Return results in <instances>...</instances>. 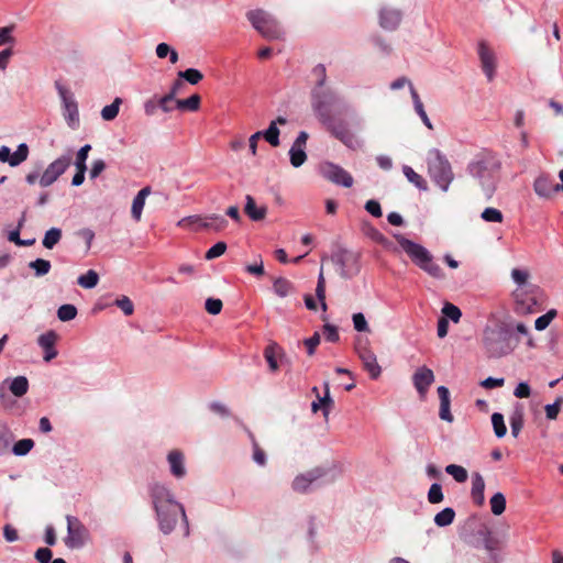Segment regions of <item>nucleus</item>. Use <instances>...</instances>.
<instances>
[{
    "label": "nucleus",
    "mask_w": 563,
    "mask_h": 563,
    "mask_svg": "<svg viewBox=\"0 0 563 563\" xmlns=\"http://www.w3.org/2000/svg\"><path fill=\"white\" fill-rule=\"evenodd\" d=\"M562 404L563 398L558 397L553 404L547 405L544 407L545 416L549 420H555L558 418Z\"/></svg>",
    "instance_id": "obj_55"
},
{
    "label": "nucleus",
    "mask_w": 563,
    "mask_h": 563,
    "mask_svg": "<svg viewBox=\"0 0 563 563\" xmlns=\"http://www.w3.org/2000/svg\"><path fill=\"white\" fill-rule=\"evenodd\" d=\"M90 150H91V146L89 144H87L78 151L77 156H76V162H75L76 168L87 169L86 161H87L88 153Z\"/></svg>",
    "instance_id": "obj_60"
},
{
    "label": "nucleus",
    "mask_w": 563,
    "mask_h": 563,
    "mask_svg": "<svg viewBox=\"0 0 563 563\" xmlns=\"http://www.w3.org/2000/svg\"><path fill=\"white\" fill-rule=\"evenodd\" d=\"M325 393L323 397H320L318 394V388L313 387L312 391L317 394L318 401H313L311 405V409L313 412H317L320 408L323 409L324 418H328L330 408L333 406V400L330 397L329 384H324Z\"/></svg>",
    "instance_id": "obj_28"
},
{
    "label": "nucleus",
    "mask_w": 563,
    "mask_h": 563,
    "mask_svg": "<svg viewBox=\"0 0 563 563\" xmlns=\"http://www.w3.org/2000/svg\"><path fill=\"white\" fill-rule=\"evenodd\" d=\"M9 389L15 397L24 396L29 390L27 378L25 376L14 377L9 385Z\"/></svg>",
    "instance_id": "obj_33"
},
{
    "label": "nucleus",
    "mask_w": 563,
    "mask_h": 563,
    "mask_svg": "<svg viewBox=\"0 0 563 563\" xmlns=\"http://www.w3.org/2000/svg\"><path fill=\"white\" fill-rule=\"evenodd\" d=\"M401 21V13L395 9H383L379 14V24L383 29L394 31Z\"/></svg>",
    "instance_id": "obj_22"
},
{
    "label": "nucleus",
    "mask_w": 563,
    "mask_h": 563,
    "mask_svg": "<svg viewBox=\"0 0 563 563\" xmlns=\"http://www.w3.org/2000/svg\"><path fill=\"white\" fill-rule=\"evenodd\" d=\"M354 329L358 332L368 331V324L363 313H354L353 317Z\"/></svg>",
    "instance_id": "obj_62"
},
{
    "label": "nucleus",
    "mask_w": 563,
    "mask_h": 563,
    "mask_svg": "<svg viewBox=\"0 0 563 563\" xmlns=\"http://www.w3.org/2000/svg\"><path fill=\"white\" fill-rule=\"evenodd\" d=\"M57 341V334L54 331H48L41 334L37 339L38 345L44 350V361L49 362L57 356L55 344Z\"/></svg>",
    "instance_id": "obj_21"
},
{
    "label": "nucleus",
    "mask_w": 563,
    "mask_h": 563,
    "mask_svg": "<svg viewBox=\"0 0 563 563\" xmlns=\"http://www.w3.org/2000/svg\"><path fill=\"white\" fill-rule=\"evenodd\" d=\"M483 544L485 550L489 552L490 559L495 563H499L500 559L496 552L501 548V541L493 533H487V539L484 540Z\"/></svg>",
    "instance_id": "obj_31"
},
{
    "label": "nucleus",
    "mask_w": 563,
    "mask_h": 563,
    "mask_svg": "<svg viewBox=\"0 0 563 563\" xmlns=\"http://www.w3.org/2000/svg\"><path fill=\"white\" fill-rule=\"evenodd\" d=\"M512 295L515 298V311L518 314L540 311L547 301L543 290L537 285L529 286L528 288H517Z\"/></svg>",
    "instance_id": "obj_3"
},
{
    "label": "nucleus",
    "mask_w": 563,
    "mask_h": 563,
    "mask_svg": "<svg viewBox=\"0 0 563 563\" xmlns=\"http://www.w3.org/2000/svg\"><path fill=\"white\" fill-rule=\"evenodd\" d=\"M428 170L431 179L443 191H446L454 178V175L450 162L439 150L434 148L429 152Z\"/></svg>",
    "instance_id": "obj_5"
},
{
    "label": "nucleus",
    "mask_w": 563,
    "mask_h": 563,
    "mask_svg": "<svg viewBox=\"0 0 563 563\" xmlns=\"http://www.w3.org/2000/svg\"><path fill=\"white\" fill-rule=\"evenodd\" d=\"M222 301L216 298H208L205 303V308L210 314H219L222 310Z\"/></svg>",
    "instance_id": "obj_61"
},
{
    "label": "nucleus",
    "mask_w": 563,
    "mask_h": 563,
    "mask_svg": "<svg viewBox=\"0 0 563 563\" xmlns=\"http://www.w3.org/2000/svg\"><path fill=\"white\" fill-rule=\"evenodd\" d=\"M99 275L96 271L89 269L86 274L80 275L77 279L79 286L91 289L98 285Z\"/></svg>",
    "instance_id": "obj_39"
},
{
    "label": "nucleus",
    "mask_w": 563,
    "mask_h": 563,
    "mask_svg": "<svg viewBox=\"0 0 563 563\" xmlns=\"http://www.w3.org/2000/svg\"><path fill=\"white\" fill-rule=\"evenodd\" d=\"M520 339L514 335L511 321L495 320L483 330L482 344L490 358H500L510 354Z\"/></svg>",
    "instance_id": "obj_1"
},
{
    "label": "nucleus",
    "mask_w": 563,
    "mask_h": 563,
    "mask_svg": "<svg viewBox=\"0 0 563 563\" xmlns=\"http://www.w3.org/2000/svg\"><path fill=\"white\" fill-rule=\"evenodd\" d=\"M67 520V537L65 538V544L69 549H80L89 540V531L81 523V521L74 516H66Z\"/></svg>",
    "instance_id": "obj_9"
},
{
    "label": "nucleus",
    "mask_w": 563,
    "mask_h": 563,
    "mask_svg": "<svg viewBox=\"0 0 563 563\" xmlns=\"http://www.w3.org/2000/svg\"><path fill=\"white\" fill-rule=\"evenodd\" d=\"M33 446L34 441L32 439H22L15 442V444L12 448V452L18 456H22L27 454Z\"/></svg>",
    "instance_id": "obj_51"
},
{
    "label": "nucleus",
    "mask_w": 563,
    "mask_h": 563,
    "mask_svg": "<svg viewBox=\"0 0 563 563\" xmlns=\"http://www.w3.org/2000/svg\"><path fill=\"white\" fill-rule=\"evenodd\" d=\"M245 213L252 219L253 221H261L266 217L267 208L266 207H256L255 200L252 196L247 195L245 197Z\"/></svg>",
    "instance_id": "obj_29"
},
{
    "label": "nucleus",
    "mask_w": 563,
    "mask_h": 563,
    "mask_svg": "<svg viewBox=\"0 0 563 563\" xmlns=\"http://www.w3.org/2000/svg\"><path fill=\"white\" fill-rule=\"evenodd\" d=\"M225 251H227V243L218 242L207 251L205 257H206V260L210 261V260H213V258H217V257L223 255L225 253Z\"/></svg>",
    "instance_id": "obj_58"
},
{
    "label": "nucleus",
    "mask_w": 563,
    "mask_h": 563,
    "mask_svg": "<svg viewBox=\"0 0 563 563\" xmlns=\"http://www.w3.org/2000/svg\"><path fill=\"white\" fill-rule=\"evenodd\" d=\"M323 333H324L325 340L329 342H338L340 339L336 327H334L332 324H325L323 327Z\"/></svg>",
    "instance_id": "obj_64"
},
{
    "label": "nucleus",
    "mask_w": 563,
    "mask_h": 563,
    "mask_svg": "<svg viewBox=\"0 0 563 563\" xmlns=\"http://www.w3.org/2000/svg\"><path fill=\"white\" fill-rule=\"evenodd\" d=\"M290 164L298 168L307 161V154L305 150L291 146L289 150Z\"/></svg>",
    "instance_id": "obj_52"
},
{
    "label": "nucleus",
    "mask_w": 563,
    "mask_h": 563,
    "mask_svg": "<svg viewBox=\"0 0 563 563\" xmlns=\"http://www.w3.org/2000/svg\"><path fill=\"white\" fill-rule=\"evenodd\" d=\"M179 516L181 517V520L185 526V536H188L189 534L188 518L186 516L184 506L181 504H180L179 511H175V514H174L172 511L169 512V510H165V511H163L162 517H157L158 527H159L161 531L165 534L170 533L174 530Z\"/></svg>",
    "instance_id": "obj_14"
},
{
    "label": "nucleus",
    "mask_w": 563,
    "mask_h": 563,
    "mask_svg": "<svg viewBox=\"0 0 563 563\" xmlns=\"http://www.w3.org/2000/svg\"><path fill=\"white\" fill-rule=\"evenodd\" d=\"M122 103L121 98H115L111 104L106 106L101 110V117L106 121H112L117 118L120 109V104Z\"/></svg>",
    "instance_id": "obj_43"
},
{
    "label": "nucleus",
    "mask_w": 563,
    "mask_h": 563,
    "mask_svg": "<svg viewBox=\"0 0 563 563\" xmlns=\"http://www.w3.org/2000/svg\"><path fill=\"white\" fill-rule=\"evenodd\" d=\"M412 382L419 395L424 398L434 382V374L429 367L421 366L412 375Z\"/></svg>",
    "instance_id": "obj_18"
},
{
    "label": "nucleus",
    "mask_w": 563,
    "mask_h": 563,
    "mask_svg": "<svg viewBox=\"0 0 563 563\" xmlns=\"http://www.w3.org/2000/svg\"><path fill=\"white\" fill-rule=\"evenodd\" d=\"M395 238L400 247L420 269L437 279L445 277L443 269L433 261L432 254L424 246L401 234H397Z\"/></svg>",
    "instance_id": "obj_2"
},
{
    "label": "nucleus",
    "mask_w": 563,
    "mask_h": 563,
    "mask_svg": "<svg viewBox=\"0 0 563 563\" xmlns=\"http://www.w3.org/2000/svg\"><path fill=\"white\" fill-rule=\"evenodd\" d=\"M77 316V309L74 305H63L57 310V317L60 321H70Z\"/></svg>",
    "instance_id": "obj_53"
},
{
    "label": "nucleus",
    "mask_w": 563,
    "mask_h": 563,
    "mask_svg": "<svg viewBox=\"0 0 563 563\" xmlns=\"http://www.w3.org/2000/svg\"><path fill=\"white\" fill-rule=\"evenodd\" d=\"M355 352L362 361L363 368L369 374L371 378L377 379L382 374V367L377 363L376 355L369 349V342L366 338L356 339Z\"/></svg>",
    "instance_id": "obj_8"
},
{
    "label": "nucleus",
    "mask_w": 563,
    "mask_h": 563,
    "mask_svg": "<svg viewBox=\"0 0 563 563\" xmlns=\"http://www.w3.org/2000/svg\"><path fill=\"white\" fill-rule=\"evenodd\" d=\"M530 274L527 269L514 268L511 271V278L518 285L517 288H528L529 286H533V284L529 283Z\"/></svg>",
    "instance_id": "obj_42"
},
{
    "label": "nucleus",
    "mask_w": 563,
    "mask_h": 563,
    "mask_svg": "<svg viewBox=\"0 0 563 563\" xmlns=\"http://www.w3.org/2000/svg\"><path fill=\"white\" fill-rule=\"evenodd\" d=\"M178 77L188 81L191 85H197L203 78V75L200 70L196 68H188L186 70L179 71Z\"/></svg>",
    "instance_id": "obj_46"
},
{
    "label": "nucleus",
    "mask_w": 563,
    "mask_h": 563,
    "mask_svg": "<svg viewBox=\"0 0 563 563\" xmlns=\"http://www.w3.org/2000/svg\"><path fill=\"white\" fill-rule=\"evenodd\" d=\"M152 504L156 512V517H162L163 511L169 510V512L179 511L180 504L177 503L170 492L161 484H154L150 489Z\"/></svg>",
    "instance_id": "obj_7"
},
{
    "label": "nucleus",
    "mask_w": 563,
    "mask_h": 563,
    "mask_svg": "<svg viewBox=\"0 0 563 563\" xmlns=\"http://www.w3.org/2000/svg\"><path fill=\"white\" fill-rule=\"evenodd\" d=\"M445 472L450 474L456 482L464 483L466 482L468 475L467 471L460 465L450 464L445 467Z\"/></svg>",
    "instance_id": "obj_47"
},
{
    "label": "nucleus",
    "mask_w": 563,
    "mask_h": 563,
    "mask_svg": "<svg viewBox=\"0 0 563 563\" xmlns=\"http://www.w3.org/2000/svg\"><path fill=\"white\" fill-rule=\"evenodd\" d=\"M201 98L195 93L187 99L176 100V108L183 111H197L200 107Z\"/></svg>",
    "instance_id": "obj_35"
},
{
    "label": "nucleus",
    "mask_w": 563,
    "mask_h": 563,
    "mask_svg": "<svg viewBox=\"0 0 563 563\" xmlns=\"http://www.w3.org/2000/svg\"><path fill=\"white\" fill-rule=\"evenodd\" d=\"M203 221H207V217L190 216V217H185V218L180 219L178 221L177 225L180 227V228L188 229V230L197 232V231H200V230H205L202 228Z\"/></svg>",
    "instance_id": "obj_32"
},
{
    "label": "nucleus",
    "mask_w": 563,
    "mask_h": 563,
    "mask_svg": "<svg viewBox=\"0 0 563 563\" xmlns=\"http://www.w3.org/2000/svg\"><path fill=\"white\" fill-rule=\"evenodd\" d=\"M503 218L501 211L495 208H486L482 212V219L486 222H501Z\"/></svg>",
    "instance_id": "obj_57"
},
{
    "label": "nucleus",
    "mask_w": 563,
    "mask_h": 563,
    "mask_svg": "<svg viewBox=\"0 0 563 563\" xmlns=\"http://www.w3.org/2000/svg\"><path fill=\"white\" fill-rule=\"evenodd\" d=\"M558 312L555 309H550L547 313L537 318L534 327L538 331H542L548 328L551 321L556 317Z\"/></svg>",
    "instance_id": "obj_54"
},
{
    "label": "nucleus",
    "mask_w": 563,
    "mask_h": 563,
    "mask_svg": "<svg viewBox=\"0 0 563 563\" xmlns=\"http://www.w3.org/2000/svg\"><path fill=\"white\" fill-rule=\"evenodd\" d=\"M71 164V156L64 155L52 162L42 176L40 177V185L42 187H48L53 185L59 176H62Z\"/></svg>",
    "instance_id": "obj_12"
},
{
    "label": "nucleus",
    "mask_w": 563,
    "mask_h": 563,
    "mask_svg": "<svg viewBox=\"0 0 563 563\" xmlns=\"http://www.w3.org/2000/svg\"><path fill=\"white\" fill-rule=\"evenodd\" d=\"M455 519V511L453 508L446 507L434 516V523L438 527L450 526Z\"/></svg>",
    "instance_id": "obj_37"
},
{
    "label": "nucleus",
    "mask_w": 563,
    "mask_h": 563,
    "mask_svg": "<svg viewBox=\"0 0 563 563\" xmlns=\"http://www.w3.org/2000/svg\"><path fill=\"white\" fill-rule=\"evenodd\" d=\"M29 267L34 269L35 276L41 277L48 274L52 265L51 262L47 260L37 258L35 261L30 262Z\"/></svg>",
    "instance_id": "obj_45"
},
{
    "label": "nucleus",
    "mask_w": 563,
    "mask_h": 563,
    "mask_svg": "<svg viewBox=\"0 0 563 563\" xmlns=\"http://www.w3.org/2000/svg\"><path fill=\"white\" fill-rule=\"evenodd\" d=\"M402 172L407 179L419 189H427L426 180L417 174L410 166L405 165Z\"/></svg>",
    "instance_id": "obj_44"
},
{
    "label": "nucleus",
    "mask_w": 563,
    "mask_h": 563,
    "mask_svg": "<svg viewBox=\"0 0 563 563\" xmlns=\"http://www.w3.org/2000/svg\"><path fill=\"white\" fill-rule=\"evenodd\" d=\"M319 343H320V335L318 332H316L311 338L306 339L303 341V344L307 347L308 355H310V356L313 355Z\"/></svg>",
    "instance_id": "obj_63"
},
{
    "label": "nucleus",
    "mask_w": 563,
    "mask_h": 563,
    "mask_svg": "<svg viewBox=\"0 0 563 563\" xmlns=\"http://www.w3.org/2000/svg\"><path fill=\"white\" fill-rule=\"evenodd\" d=\"M311 74L314 78V87H327V69L323 64H318L314 66Z\"/></svg>",
    "instance_id": "obj_50"
},
{
    "label": "nucleus",
    "mask_w": 563,
    "mask_h": 563,
    "mask_svg": "<svg viewBox=\"0 0 563 563\" xmlns=\"http://www.w3.org/2000/svg\"><path fill=\"white\" fill-rule=\"evenodd\" d=\"M321 174L329 181L345 188L352 187L354 183L353 177L349 172L333 163H324L321 166Z\"/></svg>",
    "instance_id": "obj_13"
},
{
    "label": "nucleus",
    "mask_w": 563,
    "mask_h": 563,
    "mask_svg": "<svg viewBox=\"0 0 563 563\" xmlns=\"http://www.w3.org/2000/svg\"><path fill=\"white\" fill-rule=\"evenodd\" d=\"M443 498H444V496L442 493L441 485L438 483L432 484L428 492V501L430 504H439V503L443 501Z\"/></svg>",
    "instance_id": "obj_56"
},
{
    "label": "nucleus",
    "mask_w": 563,
    "mask_h": 563,
    "mask_svg": "<svg viewBox=\"0 0 563 563\" xmlns=\"http://www.w3.org/2000/svg\"><path fill=\"white\" fill-rule=\"evenodd\" d=\"M478 56L481 59L482 69L489 81L493 80L496 69V57L494 52L485 42L478 44Z\"/></svg>",
    "instance_id": "obj_17"
},
{
    "label": "nucleus",
    "mask_w": 563,
    "mask_h": 563,
    "mask_svg": "<svg viewBox=\"0 0 563 563\" xmlns=\"http://www.w3.org/2000/svg\"><path fill=\"white\" fill-rule=\"evenodd\" d=\"M29 153V146L25 143H21L13 154H11L8 146H1L0 162L8 163L11 167H15L27 159Z\"/></svg>",
    "instance_id": "obj_16"
},
{
    "label": "nucleus",
    "mask_w": 563,
    "mask_h": 563,
    "mask_svg": "<svg viewBox=\"0 0 563 563\" xmlns=\"http://www.w3.org/2000/svg\"><path fill=\"white\" fill-rule=\"evenodd\" d=\"M228 224L229 222L224 217L219 214H211L207 217V221H203L202 228L213 232H222L227 229Z\"/></svg>",
    "instance_id": "obj_30"
},
{
    "label": "nucleus",
    "mask_w": 563,
    "mask_h": 563,
    "mask_svg": "<svg viewBox=\"0 0 563 563\" xmlns=\"http://www.w3.org/2000/svg\"><path fill=\"white\" fill-rule=\"evenodd\" d=\"M437 391L440 399L439 417L444 421L452 422L453 416L450 410V391L445 386L438 387Z\"/></svg>",
    "instance_id": "obj_24"
},
{
    "label": "nucleus",
    "mask_w": 563,
    "mask_h": 563,
    "mask_svg": "<svg viewBox=\"0 0 563 563\" xmlns=\"http://www.w3.org/2000/svg\"><path fill=\"white\" fill-rule=\"evenodd\" d=\"M325 477L327 472L323 468L316 467L305 474L296 476L292 482V489L300 494L308 493L319 487L321 484L330 482V479H324Z\"/></svg>",
    "instance_id": "obj_10"
},
{
    "label": "nucleus",
    "mask_w": 563,
    "mask_h": 563,
    "mask_svg": "<svg viewBox=\"0 0 563 563\" xmlns=\"http://www.w3.org/2000/svg\"><path fill=\"white\" fill-rule=\"evenodd\" d=\"M114 303L123 311L125 316H131L134 311V305L132 300L126 296H122L121 298L117 299Z\"/></svg>",
    "instance_id": "obj_59"
},
{
    "label": "nucleus",
    "mask_w": 563,
    "mask_h": 563,
    "mask_svg": "<svg viewBox=\"0 0 563 563\" xmlns=\"http://www.w3.org/2000/svg\"><path fill=\"white\" fill-rule=\"evenodd\" d=\"M264 357L268 363L271 372L276 373L279 369L278 361L283 362L286 354L277 342L272 341L264 350Z\"/></svg>",
    "instance_id": "obj_20"
},
{
    "label": "nucleus",
    "mask_w": 563,
    "mask_h": 563,
    "mask_svg": "<svg viewBox=\"0 0 563 563\" xmlns=\"http://www.w3.org/2000/svg\"><path fill=\"white\" fill-rule=\"evenodd\" d=\"M332 261L342 278H352L360 272L358 255L355 253L341 250L332 255Z\"/></svg>",
    "instance_id": "obj_11"
},
{
    "label": "nucleus",
    "mask_w": 563,
    "mask_h": 563,
    "mask_svg": "<svg viewBox=\"0 0 563 563\" xmlns=\"http://www.w3.org/2000/svg\"><path fill=\"white\" fill-rule=\"evenodd\" d=\"M167 461L170 466V472L175 477L181 478L186 475L185 457L179 450L170 451L167 455Z\"/></svg>",
    "instance_id": "obj_23"
},
{
    "label": "nucleus",
    "mask_w": 563,
    "mask_h": 563,
    "mask_svg": "<svg viewBox=\"0 0 563 563\" xmlns=\"http://www.w3.org/2000/svg\"><path fill=\"white\" fill-rule=\"evenodd\" d=\"M150 195L151 187L146 186L137 192V195L134 197L132 201L131 216L136 222H139L142 218V211L145 205V200Z\"/></svg>",
    "instance_id": "obj_25"
},
{
    "label": "nucleus",
    "mask_w": 563,
    "mask_h": 563,
    "mask_svg": "<svg viewBox=\"0 0 563 563\" xmlns=\"http://www.w3.org/2000/svg\"><path fill=\"white\" fill-rule=\"evenodd\" d=\"M58 92L68 112L69 120L73 121L75 117H78L77 103L70 99L67 89H65L64 87L58 86Z\"/></svg>",
    "instance_id": "obj_36"
},
{
    "label": "nucleus",
    "mask_w": 563,
    "mask_h": 563,
    "mask_svg": "<svg viewBox=\"0 0 563 563\" xmlns=\"http://www.w3.org/2000/svg\"><path fill=\"white\" fill-rule=\"evenodd\" d=\"M492 423H493V428H494V432H495L496 437L503 438L507 432V428H506V424L504 421V416L499 412H494L492 415Z\"/></svg>",
    "instance_id": "obj_49"
},
{
    "label": "nucleus",
    "mask_w": 563,
    "mask_h": 563,
    "mask_svg": "<svg viewBox=\"0 0 563 563\" xmlns=\"http://www.w3.org/2000/svg\"><path fill=\"white\" fill-rule=\"evenodd\" d=\"M442 313H443L442 318H446V320L450 319L455 323L459 322L462 317V312H461L460 308L451 302L444 303V306L442 308Z\"/></svg>",
    "instance_id": "obj_48"
},
{
    "label": "nucleus",
    "mask_w": 563,
    "mask_h": 563,
    "mask_svg": "<svg viewBox=\"0 0 563 563\" xmlns=\"http://www.w3.org/2000/svg\"><path fill=\"white\" fill-rule=\"evenodd\" d=\"M490 510L495 516H500L506 509V497L503 493H496L492 496Z\"/></svg>",
    "instance_id": "obj_41"
},
{
    "label": "nucleus",
    "mask_w": 563,
    "mask_h": 563,
    "mask_svg": "<svg viewBox=\"0 0 563 563\" xmlns=\"http://www.w3.org/2000/svg\"><path fill=\"white\" fill-rule=\"evenodd\" d=\"M323 125L347 147L355 150L360 146V141L355 135L343 123H335L334 118L331 120V123H323Z\"/></svg>",
    "instance_id": "obj_15"
},
{
    "label": "nucleus",
    "mask_w": 563,
    "mask_h": 563,
    "mask_svg": "<svg viewBox=\"0 0 563 563\" xmlns=\"http://www.w3.org/2000/svg\"><path fill=\"white\" fill-rule=\"evenodd\" d=\"M13 434L7 424L0 422V455L9 451Z\"/></svg>",
    "instance_id": "obj_38"
},
{
    "label": "nucleus",
    "mask_w": 563,
    "mask_h": 563,
    "mask_svg": "<svg viewBox=\"0 0 563 563\" xmlns=\"http://www.w3.org/2000/svg\"><path fill=\"white\" fill-rule=\"evenodd\" d=\"M62 239V230L58 228H52L46 231L42 241L43 246L52 250Z\"/></svg>",
    "instance_id": "obj_40"
},
{
    "label": "nucleus",
    "mask_w": 563,
    "mask_h": 563,
    "mask_svg": "<svg viewBox=\"0 0 563 563\" xmlns=\"http://www.w3.org/2000/svg\"><path fill=\"white\" fill-rule=\"evenodd\" d=\"M273 288L275 294L282 298L287 297L295 290L292 283L284 277L276 278L273 283Z\"/></svg>",
    "instance_id": "obj_34"
},
{
    "label": "nucleus",
    "mask_w": 563,
    "mask_h": 563,
    "mask_svg": "<svg viewBox=\"0 0 563 563\" xmlns=\"http://www.w3.org/2000/svg\"><path fill=\"white\" fill-rule=\"evenodd\" d=\"M339 98L336 92L330 87H313L311 90V107L323 123H331L334 118L333 109Z\"/></svg>",
    "instance_id": "obj_4"
},
{
    "label": "nucleus",
    "mask_w": 563,
    "mask_h": 563,
    "mask_svg": "<svg viewBox=\"0 0 563 563\" xmlns=\"http://www.w3.org/2000/svg\"><path fill=\"white\" fill-rule=\"evenodd\" d=\"M533 189L539 197L551 198L560 191V185L548 175H540L533 184Z\"/></svg>",
    "instance_id": "obj_19"
},
{
    "label": "nucleus",
    "mask_w": 563,
    "mask_h": 563,
    "mask_svg": "<svg viewBox=\"0 0 563 563\" xmlns=\"http://www.w3.org/2000/svg\"><path fill=\"white\" fill-rule=\"evenodd\" d=\"M287 123L286 118L278 117L276 120L272 121L268 129L262 132V137L266 140L272 146H279V129L277 124L284 125Z\"/></svg>",
    "instance_id": "obj_27"
},
{
    "label": "nucleus",
    "mask_w": 563,
    "mask_h": 563,
    "mask_svg": "<svg viewBox=\"0 0 563 563\" xmlns=\"http://www.w3.org/2000/svg\"><path fill=\"white\" fill-rule=\"evenodd\" d=\"M485 482L479 473H475L472 477L471 496L476 506H483L485 503Z\"/></svg>",
    "instance_id": "obj_26"
},
{
    "label": "nucleus",
    "mask_w": 563,
    "mask_h": 563,
    "mask_svg": "<svg viewBox=\"0 0 563 563\" xmlns=\"http://www.w3.org/2000/svg\"><path fill=\"white\" fill-rule=\"evenodd\" d=\"M253 27L267 40H278L283 31L277 21L263 10H252L246 14Z\"/></svg>",
    "instance_id": "obj_6"
}]
</instances>
